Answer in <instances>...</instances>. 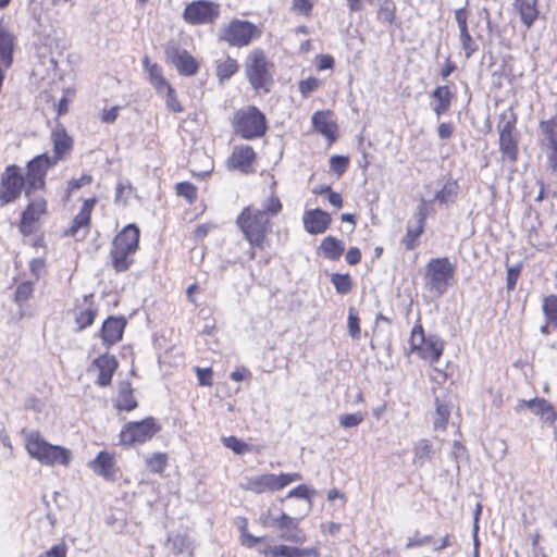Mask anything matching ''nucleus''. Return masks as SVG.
Listing matches in <instances>:
<instances>
[{
  "instance_id": "obj_1",
  "label": "nucleus",
  "mask_w": 557,
  "mask_h": 557,
  "mask_svg": "<svg viewBox=\"0 0 557 557\" xmlns=\"http://www.w3.org/2000/svg\"><path fill=\"white\" fill-rule=\"evenodd\" d=\"M236 225L250 248L263 250L268 246L273 225L264 213L259 212V208L245 207L236 218Z\"/></svg>"
},
{
  "instance_id": "obj_2",
  "label": "nucleus",
  "mask_w": 557,
  "mask_h": 557,
  "mask_svg": "<svg viewBox=\"0 0 557 557\" xmlns=\"http://www.w3.org/2000/svg\"><path fill=\"white\" fill-rule=\"evenodd\" d=\"M25 448L28 455L44 466L67 467L72 461V451L63 446L48 443L37 431L24 432Z\"/></svg>"
},
{
  "instance_id": "obj_3",
  "label": "nucleus",
  "mask_w": 557,
  "mask_h": 557,
  "mask_svg": "<svg viewBox=\"0 0 557 557\" xmlns=\"http://www.w3.org/2000/svg\"><path fill=\"white\" fill-rule=\"evenodd\" d=\"M139 236V228L135 224H128L114 237L110 257L116 272H125L133 264Z\"/></svg>"
},
{
  "instance_id": "obj_4",
  "label": "nucleus",
  "mask_w": 557,
  "mask_h": 557,
  "mask_svg": "<svg viewBox=\"0 0 557 557\" xmlns=\"http://www.w3.org/2000/svg\"><path fill=\"white\" fill-rule=\"evenodd\" d=\"M455 265L447 257L433 258L425 265L424 286L434 296H443L453 285Z\"/></svg>"
},
{
  "instance_id": "obj_5",
  "label": "nucleus",
  "mask_w": 557,
  "mask_h": 557,
  "mask_svg": "<svg viewBox=\"0 0 557 557\" xmlns=\"http://www.w3.org/2000/svg\"><path fill=\"white\" fill-rule=\"evenodd\" d=\"M233 126L237 134L245 139H255L267 132L264 114L255 106L238 110L234 114Z\"/></svg>"
},
{
  "instance_id": "obj_6",
  "label": "nucleus",
  "mask_w": 557,
  "mask_h": 557,
  "mask_svg": "<svg viewBox=\"0 0 557 557\" xmlns=\"http://www.w3.org/2000/svg\"><path fill=\"white\" fill-rule=\"evenodd\" d=\"M272 64L261 49L252 50L246 60V76L255 90L269 91L273 82Z\"/></svg>"
},
{
  "instance_id": "obj_7",
  "label": "nucleus",
  "mask_w": 557,
  "mask_h": 557,
  "mask_svg": "<svg viewBox=\"0 0 557 557\" xmlns=\"http://www.w3.org/2000/svg\"><path fill=\"white\" fill-rule=\"evenodd\" d=\"M301 480V475L297 472L294 473H263L246 479L242 487L255 494H262L268 492L280 491L290 483Z\"/></svg>"
},
{
  "instance_id": "obj_8",
  "label": "nucleus",
  "mask_w": 557,
  "mask_h": 557,
  "mask_svg": "<svg viewBox=\"0 0 557 557\" xmlns=\"http://www.w3.org/2000/svg\"><path fill=\"white\" fill-rule=\"evenodd\" d=\"M160 430L161 426L153 417L127 422L120 432V442L128 447L141 445L150 441Z\"/></svg>"
},
{
  "instance_id": "obj_9",
  "label": "nucleus",
  "mask_w": 557,
  "mask_h": 557,
  "mask_svg": "<svg viewBox=\"0 0 557 557\" xmlns=\"http://www.w3.org/2000/svg\"><path fill=\"white\" fill-rule=\"evenodd\" d=\"M261 29L249 21L233 20L225 25L220 38L233 47L248 46L253 39L261 36Z\"/></svg>"
},
{
  "instance_id": "obj_10",
  "label": "nucleus",
  "mask_w": 557,
  "mask_h": 557,
  "mask_svg": "<svg viewBox=\"0 0 557 557\" xmlns=\"http://www.w3.org/2000/svg\"><path fill=\"white\" fill-rule=\"evenodd\" d=\"M409 345L412 352H417L419 357L432 363L438 361L444 349V344L438 337L424 336L420 324L413 326Z\"/></svg>"
},
{
  "instance_id": "obj_11",
  "label": "nucleus",
  "mask_w": 557,
  "mask_h": 557,
  "mask_svg": "<svg viewBox=\"0 0 557 557\" xmlns=\"http://www.w3.org/2000/svg\"><path fill=\"white\" fill-rule=\"evenodd\" d=\"M53 165L54 164L49 161V153L47 152L38 154L27 162L24 177L25 195L27 197L45 188L47 172Z\"/></svg>"
},
{
  "instance_id": "obj_12",
  "label": "nucleus",
  "mask_w": 557,
  "mask_h": 557,
  "mask_svg": "<svg viewBox=\"0 0 557 557\" xmlns=\"http://www.w3.org/2000/svg\"><path fill=\"white\" fill-rule=\"evenodd\" d=\"M25 190L22 169L16 164L5 166L0 176V203L8 205L15 201Z\"/></svg>"
},
{
  "instance_id": "obj_13",
  "label": "nucleus",
  "mask_w": 557,
  "mask_h": 557,
  "mask_svg": "<svg viewBox=\"0 0 557 557\" xmlns=\"http://www.w3.org/2000/svg\"><path fill=\"white\" fill-rule=\"evenodd\" d=\"M221 13L219 3L210 0H196L188 3L183 12V18L190 25L213 23Z\"/></svg>"
},
{
  "instance_id": "obj_14",
  "label": "nucleus",
  "mask_w": 557,
  "mask_h": 557,
  "mask_svg": "<svg viewBox=\"0 0 557 557\" xmlns=\"http://www.w3.org/2000/svg\"><path fill=\"white\" fill-rule=\"evenodd\" d=\"M94 298V294H87L75 301L73 315L78 332L89 327L98 314V306Z\"/></svg>"
},
{
  "instance_id": "obj_15",
  "label": "nucleus",
  "mask_w": 557,
  "mask_h": 557,
  "mask_svg": "<svg viewBox=\"0 0 557 557\" xmlns=\"http://www.w3.org/2000/svg\"><path fill=\"white\" fill-rule=\"evenodd\" d=\"M516 116L511 115L503 125H499V150L503 159L516 162L518 158V139L515 135Z\"/></svg>"
},
{
  "instance_id": "obj_16",
  "label": "nucleus",
  "mask_w": 557,
  "mask_h": 557,
  "mask_svg": "<svg viewBox=\"0 0 557 557\" xmlns=\"http://www.w3.org/2000/svg\"><path fill=\"white\" fill-rule=\"evenodd\" d=\"M166 60L183 76H194L199 70L197 60L185 49L172 46L165 51Z\"/></svg>"
},
{
  "instance_id": "obj_17",
  "label": "nucleus",
  "mask_w": 557,
  "mask_h": 557,
  "mask_svg": "<svg viewBox=\"0 0 557 557\" xmlns=\"http://www.w3.org/2000/svg\"><path fill=\"white\" fill-rule=\"evenodd\" d=\"M528 408L533 414L541 418V420L549 426H553L557 420V412L554 406L545 398L535 397L533 399H520L515 407L517 412Z\"/></svg>"
},
{
  "instance_id": "obj_18",
  "label": "nucleus",
  "mask_w": 557,
  "mask_h": 557,
  "mask_svg": "<svg viewBox=\"0 0 557 557\" xmlns=\"http://www.w3.org/2000/svg\"><path fill=\"white\" fill-rule=\"evenodd\" d=\"M300 519L293 518L285 512L277 517V529L283 541L295 544H304L307 541L306 533L299 527Z\"/></svg>"
},
{
  "instance_id": "obj_19",
  "label": "nucleus",
  "mask_w": 557,
  "mask_h": 557,
  "mask_svg": "<svg viewBox=\"0 0 557 557\" xmlns=\"http://www.w3.org/2000/svg\"><path fill=\"white\" fill-rule=\"evenodd\" d=\"M47 202L44 198L38 197L30 200L26 209L22 213L20 222V231L24 235H30L36 230V223L46 212Z\"/></svg>"
},
{
  "instance_id": "obj_20",
  "label": "nucleus",
  "mask_w": 557,
  "mask_h": 557,
  "mask_svg": "<svg viewBox=\"0 0 557 557\" xmlns=\"http://www.w3.org/2000/svg\"><path fill=\"white\" fill-rule=\"evenodd\" d=\"M88 467L97 475L107 481H114L116 476V459L113 453L101 450L95 459L88 462Z\"/></svg>"
},
{
  "instance_id": "obj_21",
  "label": "nucleus",
  "mask_w": 557,
  "mask_h": 557,
  "mask_svg": "<svg viewBox=\"0 0 557 557\" xmlns=\"http://www.w3.org/2000/svg\"><path fill=\"white\" fill-rule=\"evenodd\" d=\"M331 214L321 209L305 211L302 215L304 228L311 235L323 234L331 225Z\"/></svg>"
},
{
  "instance_id": "obj_22",
  "label": "nucleus",
  "mask_w": 557,
  "mask_h": 557,
  "mask_svg": "<svg viewBox=\"0 0 557 557\" xmlns=\"http://www.w3.org/2000/svg\"><path fill=\"white\" fill-rule=\"evenodd\" d=\"M126 320L124 317H109L100 330V337L107 347H111L119 343L124 333Z\"/></svg>"
},
{
  "instance_id": "obj_23",
  "label": "nucleus",
  "mask_w": 557,
  "mask_h": 557,
  "mask_svg": "<svg viewBox=\"0 0 557 557\" xmlns=\"http://www.w3.org/2000/svg\"><path fill=\"white\" fill-rule=\"evenodd\" d=\"M53 153L49 154V161L54 165L72 150L73 140L62 126L55 127L51 133Z\"/></svg>"
},
{
  "instance_id": "obj_24",
  "label": "nucleus",
  "mask_w": 557,
  "mask_h": 557,
  "mask_svg": "<svg viewBox=\"0 0 557 557\" xmlns=\"http://www.w3.org/2000/svg\"><path fill=\"white\" fill-rule=\"evenodd\" d=\"M92 366L99 372L96 384L100 387L109 386L119 366L116 358L113 355L103 354L94 360Z\"/></svg>"
},
{
  "instance_id": "obj_25",
  "label": "nucleus",
  "mask_w": 557,
  "mask_h": 557,
  "mask_svg": "<svg viewBox=\"0 0 557 557\" xmlns=\"http://www.w3.org/2000/svg\"><path fill=\"white\" fill-rule=\"evenodd\" d=\"M119 411H132L138 407L134 391L129 381H121L117 384L116 396L112 399Z\"/></svg>"
},
{
  "instance_id": "obj_26",
  "label": "nucleus",
  "mask_w": 557,
  "mask_h": 557,
  "mask_svg": "<svg viewBox=\"0 0 557 557\" xmlns=\"http://www.w3.org/2000/svg\"><path fill=\"white\" fill-rule=\"evenodd\" d=\"M426 219L425 208L421 206L416 213V223L407 225V232L403 238V244L407 250H412L418 244V239L424 231V223Z\"/></svg>"
},
{
  "instance_id": "obj_27",
  "label": "nucleus",
  "mask_w": 557,
  "mask_h": 557,
  "mask_svg": "<svg viewBox=\"0 0 557 557\" xmlns=\"http://www.w3.org/2000/svg\"><path fill=\"white\" fill-rule=\"evenodd\" d=\"M255 158L256 153L252 147L245 145L234 148L228 162L231 168L237 169L243 173H248Z\"/></svg>"
},
{
  "instance_id": "obj_28",
  "label": "nucleus",
  "mask_w": 557,
  "mask_h": 557,
  "mask_svg": "<svg viewBox=\"0 0 557 557\" xmlns=\"http://www.w3.org/2000/svg\"><path fill=\"white\" fill-rule=\"evenodd\" d=\"M166 546L176 556L194 557L195 542L187 534L169 535Z\"/></svg>"
},
{
  "instance_id": "obj_29",
  "label": "nucleus",
  "mask_w": 557,
  "mask_h": 557,
  "mask_svg": "<svg viewBox=\"0 0 557 557\" xmlns=\"http://www.w3.org/2000/svg\"><path fill=\"white\" fill-rule=\"evenodd\" d=\"M312 125L314 129L327 138L330 141H334L336 139L337 126L335 122L332 121L330 112L327 111H318L312 115Z\"/></svg>"
},
{
  "instance_id": "obj_30",
  "label": "nucleus",
  "mask_w": 557,
  "mask_h": 557,
  "mask_svg": "<svg viewBox=\"0 0 557 557\" xmlns=\"http://www.w3.org/2000/svg\"><path fill=\"white\" fill-rule=\"evenodd\" d=\"M539 0H515L513 9L518 12L521 23L530 28L537 20L540 11L537 8Z\"/></svg>"
},
{
  "instance_id": "obj_31",
  "label": "nucleus",
  "mask_w": 557,
  "mask_h": 557,
  "mask_svg": "<svg viewBox=\"0 0 557 557\" xmlns=\"http://www.w3.org/2000/svg\"><path fill=\"white\" fill-rule=\"evenodd\" d=\"M96 203H97L96 197L86 199L84 201L79 212L75 215V218L73 220V224L70 227V230L67 231V234L74 236L77 234V232L81 228H83V227L87 228L89 226L91 211H92L94 207L96 206Z\"/></svg>"
},
{
  "instance_id": "obj_32",
  "label": "nucleus",
  "mask_w": 557,
  "mask_h": 557,
  "mask_svg": "<svg viewBox=\"0 0 557 557\" xmlns=\"http://www.w3.org/2000/svg\"><path fill=\"white\" fill-rule=\"evenodd\" d=\"M432 98L435 101L433 111L440 116L449 110L454 94L448 86H437L432 92Z\"/></svg>"
},
{
  "instance_id": "obj_33",
  "label": "nucleus",
  "mask_w": 557,
  "mask_h": 557,
  "mask_svg": "<svg viewBox=\"0 0 557 557\" xmlns=\"http://www.w3.org/2000/svg\"><path fill=\"white\" fill-rule=\"evenodd\" d=\"M319 249L323 256L332 261L338 260L345 250L344 242L334 236H326L320 244Z\"/></svg>"
},
{
  "instance_id": "obj_34",
  "label": "nucleus",
  "mask_w": 557,
  "mask_h": 557,
  "mask_svg": "<svg viewBox=\"0 0 557 557\" xmlns=\"http://www.w3.org/2000/svg\"><path fill=\"white\" fill-rule=\"evenodd\" d=\"M14 37L11 33L0 27V62L9 67L12 64Z\"/></svg>"
},
{
  "instance_id": "obj_35",
  "label": "nucleus",
  "mask_w": 557,
  "mask_h": 557,
  "mask_svg": "<svg viewBox=\"0 0 557 557\" xmlns=\"http://www.w3.org/2000/svg\"><path fill=\"white\" fill-rule=\"evenodd\" d=\"M143 65L157 91L169 84L163 77L160 66L157 63H151L148 57L144 58Z\"/></svg>"
},
{
  "instance_id": "obj_36",
  "label": "nucleus",
  "mask_w": 557,
  "mask_h": 557,
  "mask_svg": "<svg viewBox=\"0 0 557 557\" xmlns=\"http://www.w3.org/2000/svg\"><path fill=\"white\" fill-rule=\"evenodd\" d=\"M432 444L429 440L422 438L413 446V463L423 466L426 461L432 459Z\"/></svg>"
},
{
  "instance_id": "obj_37",
  "label": "nucleus",
  "mask_w": 557,
  "mask_h": 557,
  "mask_svg": "<svg viewBox=\"0 0 557 557\" xmlns=\"http://www.w3.org/2000/svg\"><path fill=\"white\" fill-rule=\"evenodd\" d=\"M542 311L545 321L553 325V331H557V295L552 294L543 298Z\"/></svg>"
},
{
  "instance_id": "obj_38",
  "label": "nucleus",
  "mask_w": 557,
  "mask_h": 557,
  "mask_svg": "<svg viewBox=\"0 0 557 557\" xmlns=\"http://www.w3.org/2000/svg\"><path fill=\"white\" fill-rule=\"evenodd\" d=\"M238 63L235 59L227 57L216 64V76L221 83L230 79L237 71Z\"/></svg>"
},
{
  "instance_id": "obj_39",
  "label": "nucleus",
  "mask_w": 557,
  "mask_h": 557,
  "mask_svg": "<svg viewBox=\"0 0 557 557\" xmlns=\"http://www.w3.org/2000/svg\"><path fill=\"white\" fill-rule=\"evenodd\" d=\"M450 417V410L447 405L442 404L438 399H436V410L434 417V429L435 430H445Z\"/></svg>"
},
{
  "instance_id": "obj_40",
  "label": "nucleus",
  "mask_w": 557,
  "mask_h": 557,
  "mask_svg": "<svg viewBox=\"0 0 557 557\" xmlns=\"http://www.w3.org/2000/svg\"><path fill=\"white\" fill-rule=\"evenodd\" d=\"M260 554L264 557H295V546L288 545H276V546H268L263 549H260Z\"/></svg>"
},
{
  "instance_id": "obj_41",
  "label": "nucleus",
  "mask_w": 557,
  "mask_h": 557,
  "mask_svg": "<svg viewBox=\"0 0 557 557\" xmlns=\"http://www.w3.org/2000/svg\"><path fill=\"white\" fill-rule=\"evenodd\" d=\"M282 210V202L275 195H271L262 202V208H259L260 213H264L269 220L277 215Z\"/></svg>"
},
{
  "instance_id": "obj_42",
  "label": "nucleus",
  "mask_w": 557,
  "mask_h": 557,
  "mask_svg": "<svg viewBox=\"0 0 557 557\" xmlns=\"http://www.w3.org/2000/svg\"><path fill=\"white\" fill-rule=\"evenodd\" d=\"M331 282L334 285L336 292L341 295H346L352 289V281L348 273H334L331 276Z\"/></svg>"
},
{
  "instance_id": "obj_43",
  "label": "nucleus",
  "mask_w": 557,
  "mask_h": 557,
  "mask_svg": "<svg viewBox=\"0 0 557 557\" xmlns=\"http://www.w3.org/2000/svg\"><path fill=\"white\" fill-rule=\"evenodd\" d=\"M540 128L547 141V146L557 145V120L550 119L547 121H542L540 124Z\"/></svg>"
},
{
  "instance_id": "obj_44",
  "label": "nucleus",
  "mask_w": 557,
  "mask_h": 557,
  "mask_svg": "<svg viewBox=\"0 0 557 557\" xmlns=\"http://www.w3.org/2000/svg\"><path fill=\"white\" fill-rule=\"evenodd\" d=\"M223 445L237 455L251 451V446L236 436H227L222 438Z\"/></svg>"
},
{
  "instance_id": "obj_45",
  "label": "nucleus",
  "mask_w": 557,
  "mask_h": 557,
  "mask_svg": "<svg viewBox=\"0 0 557 557\" xmlns=\"http://www.w3.org/2000/svg\"><path fill=\"white\" fill-rule=\"evenodd\" d=\"M161 96H165L166 107L173 112H182L183 108L178 102L174 89L170 84L157 91Z\"/></svg>"
},
{
  "instance_id": "obj_46",
  "label": "nucleus",
  "mask_w": 557,
  "mask_h": 557,
  "mask_svg": "<svg viewBox=\"0 0 557 557\" xmlns=\"http://www.w3.org/2000/svg\"><path fill=\"white\" fill-rule=\"evenodd\" d=\"M147 468L153 473H161L168 466V456L163 453H156L146 460Z\"/></svg>"
},
{
  "instance_id": "obj_47",
  "label": "nucleus",
  "mask_w": 557,
  "mask_h": 557,
  "mask_svg": "<svg viewBox=\"0 0 557 557\" xmlns=\"http://www.w3.org/2000/svg\"><path fill=\"white\" fill-rule=\"evenodd\" d=\"M176 194L184 197L189 203L197 199V187L189 182H180L175 185Z\"/></svg>"
},
{
  "instance_id": "obj_48",
  "label": "nucleus",
  "mask_w": 557,
  "mask_h": 557,
  "mask_svg": "<svg viewBox=\"0 0 557 557\" xmlns=\"http://www.w3.org/2000/svg\"><path fill=\"white\" fill-rule=\"evenodd\" d=\"M395 5L392 3V1L386 3H379V10L376 17L379 21L387 24H393L395 21Z\"/></svg>"
},
{
  "instance_id": "obj_49",
  "label": "nucleus",
  "mask_w": 557,
  "mask_h": 557,
  "mask_svg": "<svg viewBox=\"0 0 557 557\" xmlns=\"http://www.w3.org/2000/svg\"><path fill=\"white\" fill-rule=\"evenodd\" d=\"M33 293H34L33 283H30L28 281L22 282L21 284L17 285V287L15 289L14 299L18 305H23L32 297Z\"/></svg>"
},
{
  "instance_id": "obj_50",
  "label": "nucleus",
  "mask_w": 557,
  "mask_h": 557,
  "mask_svg": "<svg viewBox=\"0 0 557 557\" xmlns=\"http://www.w3.org/2000/svg\"><path fill=\"white\" fill-rule=\"evenodd\" d=\"M359 322H360V320H359L357 311L354 308H350L348 311V317H347V329H348L349 335L354 339L360 338L361 331H360Z\"/></svg>"
},
{
  "instance_id": "obj_51",
  "label": "nucleus",
  "mask_w": 557,
  "mask_h": 557,
  "mask_svg": "<svg viewBox=\"0 0 557 557\" xmlns=\"http://www.w3.org/2000/svg\"><path fill=\"white\" fill-rule=\"evenodd\" d=\"M349 164V158L345 156H332L330 159V169L333 173H335L337 176H342Z\"/></svg>"
},
{
  "instance_id": "obj_52",
  "label": "nucleus",
  "mask_w": 557,
  "mask_h": 557,
  "mask_svg": "<svg viewBox=\"0 0 557 557\" xmlns=\"http://www.w3.org/2000/svg\"><path fill=\"white\" fill-rule=\"evenodd\" d=\"M321 86V81L317 77H308L298 84V89L304 98H308Z\"/></svg>"
},
{
  "instance_id": "obj_53",
  "label": "nucleus",
  "mask_w": 557,
  "mask_h": 557,
  "mask_svg": "<svg viewBox=\"0 0 557 557\" xmlns=\"http://www.w3.org/2000/svg\"><path fill=\"white\" fill-rule=\"evenodd\" d=\"M459 39L461 44V48L465 52L467 59L471 58L475 51H478V45L471 37L469 32L460 33Z\"/></svg>"
},
{
  "instance_id": "obj_54",
  "label": "nucleus",
  "mask_w": 557,
  "mask_h": 557,
  "mask_svg": "<svg viewBox=\"0 0 557 557\" xmlns=\"http://www.w3.org/2000/svg\"><path fill=\"white\" fill-rule=\"evenodd\" d=\"M364 419V414L362 412L355 413H345L339 416V424L343 428H355L358 426Z\"/></svg>"
},
{
  "instance_id": "obj_55",
  "label": "nucleus",
  "mask_w": 557,
  "mask_h": 557,
  "mask_svg": "<svg viewBox=\"0 0 557 557\" xmlns=\"http://www.w3.org/2000/svg\"><path fill=\"white\" fill-rule=\"evenodd\" d=\"M456 196V184L455 183H447L444 185V187L436 193L435 199L440 201L441 203H447L449 201H453Z\"/></svg>"
},
{
  "instance_id": "obj_56",
  "label": "nucleus",
  "mask_w": 557,
  "mask_h": 557,
  "mask_svg": "<svg viewBox=\"0 0 557 557\" xmlns=\"http://www.w3.org/2000/svg\"><path fill=\"white\" fill-rule=\"evenodd\" d=\"M313 494H314V491L312 488H310L309 486H307L305 484H300V485L294 487L293 490H290L288 492L286 498H293V497L304 498V499H307L309 502V504H311V497Z\"/></svg>"
},
{
  "instance_id": "obj_57",
  "label": "nucleus",
  "mask_w": 557,
  "mask_h": 557,
  "mask_svg": "<svg viewBox=\"0 0 557 557\" xmlns=\"http://www.w3.org/2000/svg\"><path fill=\"white\" fill-rule=\"evenodd\" d=\"M69 547L64 541H61L49 548L47 552L41 553L38 557H67Z\"/></svg>"
},
{
  "instance_id": "obj_58",
  "label": "nucleus",
  "mask_w": 557,
  "mask_h": 557,
  "mask_svg": "<svg viewBox=\"0 0 557 557\" xmlns=\"http://www.w3.org/2000/svg\"><path fill=\"white\" fill-rule=\"evenodd\" d=\"M92 182V176L89 174H83L79 178H72L69 181L66 197H70L71 193L79 189L81 187L88 185Z\"/></svg>"
},
{
  "instance_id": "obj_59",
  "label": "nucleus",
  "mask_w": 557,
  "mask_h": 557,
  "mask_svg": "<svg viewBox=\"0 0 557 557\" xmlns=\"http://www.w3.org/2000/svg\"><path fill=\"white\" fill-rule=\"evenodd\" d=\"M312 8V0H293V10L304 16H310Z\"/></svg>"
},
{
  "instance_id": "obj_60",
  "label": "nucleus",
  "mask_w": 557,
  "mask_h": 557,
  "mask_svg": "<svg viewBox=\"0 0 557 557\" xmlns=\"http://www.w3.org/2000/svg\"><path fill=\"white\" fill-rule=\"evenodd\" d=\"M132 191L133 187L129 182L120 181L115 187V201L126 200Z\"/></svg>"
},
{
  "instance_id": "obj_61",
  "label": "nucleus",
  "mask_w": 557,
  "mask_h": 557,
  "mask_svg": "<svg viewBox=\"0 0 557 557\" xmlns=\"http://www.w3.org/2000/svg\"><path fill=\"white\" fill-rule=\"evenodd\" d=\"M455 20H456L458 28H459V34L460 33H465V32H469L468 24H467L468 11H467V9L465 7L460 8V9H457L455 11Z\"/></svg>"
},
{
  "instance_id": "obj_62",
  "label": "nucleus",
  "mask_w": 557,
  "mask_h": 557,
  "mask_svg": "<svg viewBox=\"0 0 557 557\" xmlns=\"http://www.w3.org/2000/svg\"><path fill=\"white\" fill-rule=\"evenodd\" d=\"M120 110L121 107L119 106H114L110 109H103L100 116L101 121L108 124L114 123L119 116Z\"/></svg>"
},
{
  "instance_id": "obj_63",
  "label": "nucleus",
  "mask_w": 557,
  "mask_h": 557,
  "mask_svg": "<svg viewBox=\"0 0 557 557\" xmlns=\"http://www.w3.org/2000/svg\"><path fill=\"white\" fill-rule=\"evenodd\" d=\"M197 377L199 385L201 386H211L212 385V371L209 368L201 369L197 368Z\"/></svg>"
},
{
  "instance_id": "obj_64",
  "label": "nucleus",
  "mask_w": 557,
  "mask_h": 557,
  "mask_svg": "<svg viewBox=\"0 0 557 557\" xmlns=\"http://www.w3.org/2000/svg\"><path fill=\"white\" fill-rule=\"evenodd\" d=\"M547 164L553 172H557V144L547 146Z\"/></svg>"
}]
</instances>
